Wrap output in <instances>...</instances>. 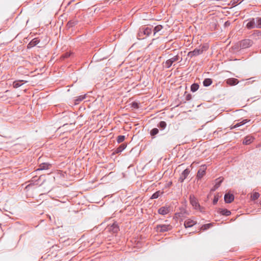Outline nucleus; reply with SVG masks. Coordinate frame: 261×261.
Masks as SVG:
<instances>
[{
	"label": "nucleus",
	"instance_id": "obj_38",
	"mask_svg": "<svg viewBox=\"0 0 261 261\" xmlns=\"http://www.w3.org/2000/svg\"><path fill=\"white\" fill-rule=\"evenodd\" d=\"M218 201V197L215 196L214 200H213V204H216Z\"/></svg>",
	"mask_w": 261,
	"mask_h": 261
},
{
	"label": "nucleus",
	"instance_id": "obj_35",
	"mask_svg": "<svg viewBox=\"0 0 261 261\" xmlns=\"http://www.w3.org/2000/svg\"><path fill=\"white\" fill-rule=\"evenodd\" d=\"M159 133V130L156 128H153L150 132V135L151 136H155Z\"/></svg>",
	"mask_w": 261,
	"mask_h": 261
},
{
	"label": "nucleus",
	"instance_id": "obj_27",
	"mask_svg": "<svg viewBox=\"0 0 261 261\" xmlns=\"http://www.w3.org/2000/svg\"><path fill=\"white\" fill-rule=\"evenodd\" d=\"M71 54L72 53L70 52H66L61 56V59L65 60V59H67L71 56Z\"/></svg>",
	"mask_w": 261,
	"mask_h": 261
},
{
	"label": "nucleus",
	"instance_id": "obj_42",
	"mask_svg": "<svg viewBox=\"0 0 261 261\" xmlns=\"http://www.w3.org/2000/svg\"><path fill=\"white\" fill-rule=\"evenodd\" d=\"M260 53H261V49H260Z\"/></svg>",
	"mask_w": 261,
	"mask_h": 261
},
{
	"label": "nucleus",
	"instance_id": "obj_1",
	"mask_svg": "<svg viewBox=\"0 0 261 261\" xmlns=\"http://www.w3.org/2000/svg\"><path fill=\"white\" fill-rule=\"evenodd\" d=\"M209 48V46L207 43H204L200 46L199 48L194 49L193 51H189L188 54V56L190 58H193L195 56H197L202 54L204 51H206Z\"/></svg>",
	"mask_w": 261,
	"mask_h": 261
},
{
	"label": "nucleus",
	"instance_id": "obj_11",
	"mask_svg": "<svg viewBox=\"0 0 261 261\" xmlns=\"http://www.w3.org/2000/svg\"><path fill=\"white\" fill-rule=\"evenodd\" d=\"M170 212V207L169 206H162L158 210V213L160 215H165Z\"/></svg>",
	"mask_w": 261,
	"mask_h": 261
},
{
	"label": "nucleus",
	"instance_id": "obj_39",
	"mask_svg": "<svg viewBox=\"0 0 261 261\" xmlns=\"http://www.w3.org/2000/svg\"><path fill=\"white\" fill-rule=\"evenodd\" d=\"M186 100H189L191 99V95L190 94H188L187 96H186Z\"/></svg>",
	"mask_w": 261,
	"mask_h": 261
},
{
	"label": "nucleus",
	"instance_id": "obj_28",
	"mask_svg": "<svg viewBox=\"0 0 261 261\" xmlns=\"http://www.w3.org/2000/svg\"><path fill=\"white\" fill-rule=\"evenodd\" d=\"M163 29V26L161 25H158L154 27L153 29L154 35H155L156 33L160 31Z\"/></svg>",
	"mask_w": 261,
	"mask_h": 261
},
{
	"label": "nucleus",
	"instance_id": "obj_41",
	"mask_svg": "<svg viewBox=\"0 0 261 261\" xmlns=\"http://www.w3.org/2000/svg\"><path fill=\"white\" fill-rule=\"evenodd\" d=\"M256 33L258 36L261 35V31H256Z\"/></svg>",
	"mask_w": 261,
	"mask_h": 261
},
{
	"label": "nucleus",
	"instance_id": "obj_30",
	"mask_svg": "<svg viewBox=\"0 0 261 261\" xmlns=\"http://www.w3.org/2000/svg\"><path fill=\"white\" fill-rule=\"evenodd\" d=\"M259 197V194L258 192L253 193L251 196V198L252 200H255Z\"/></svg>",
	"mask_w": 261,
	"mask_h": 261
},
{
	"label": "nucleus",
	"instance_id": "obj_17",
	"mask_svg": "<svg viewBox=\"0 0 261 261\" xmlns=\"http://www.w3.org/2000/svg\"><path fill=\"white\" fill-rule=\"evenodd\" d=\"M51 166V165L46 163H43L42 164H40L39 165V168L37 170H45L48 169L49 168V167Z\"/></svg>",
	"mask_w": 261,
	"mask_h": 261
},
{
	"label": "nucleus",
	"instance_id": "obj_5",
	"mask_svg": "<svg viewBox=\"0 0 261 261\" xmlns=\"http://www.w3.org/2000/svg\"><path fill=\"white\" fill-rule=\"evenodd\" d=\"M179 59V57L178 55H176L174 56L173 57L171 58V59L167 60L166 62L165 63L164 66L166 68H169L172 65V64L177 61Z\"/></svg>",
	"mask_w": 261,
	"mask_h": 261
},
{
	"label": "nucleus",
	"instance_id": "obj_12",
	"mask_svg": "<svg viewBox=\"0 0 261 261\" xmlns=\"http://www.w3.org/2000/svg\"><path fill=\"white\" fill-rule=\"evenodd\" d=\"M234 200V196L232 194L226 193L224 195V201L227 203H230Z\"/></svg>",
	"mask_w": 261,
	"mask_h": 261
},
{
	"label": "nucleus",
	"instance_id": "obj_10",
	"mask_svg": "<svg viewBox=\"0 0 261 261\" xmlns=\"http://www.w3.org/2000/svg\"><path fill=\"white\" fill-rule=\"evenodd\" d=\"M196 224V221L192 219H188L185 221L184 226L185 228L191 227Z\"/></svg>",
	"mask_w": 261,
	"mask_h": 261
},
{
	"label": "nucleus",
	"instance_id": "obj_14",
	"mask_svg": "<svg viewBox=\"0 0 261 261\" xmlns=\"http://www.w3.org/2000/svg\"><path fill=\"white\" fill-rule=\"evenodd\" d=\"M226 83L229 86H234L239 83V81L235 78H229L226 80Z\"/></svg>",
	"mask_w": 261,
	"mask_h": 261
},
{
	"label": "nucleus",
	"instance_id": "obj_6",
	"mask_svg": "<svg viewBox=\"0 0 261 261\" xmlns=\"http://www.w3.org/2000/svg\"><path fill=\"white\" fill-rule=\"evenodd\" d=\"M253 44V41L250 39H244L241 41L240 47L242 48H246L250 47Z\"/></svg>",
	"mask_w": 261,
	"mask_h": 261
},
{
	"label": "nucleus",
	"instance_id": "obj_9",
	"mask_svg": "<svg viewBox=\"0 0 261 261\" xmlns=\"http://www.w3.org/2000/svg\"><path fill=\"white\" fill-rule=\"evenodd\" d=\"M190 170L188 168L186 169L180 174V177L178 179V181L180 182H183L184 180L187 177L190 173Z\"/></svg>",
	"mask_w": 261,
	"mask_h": 261
},
{
	"label": "nucleus",
	"instance_id": "obj_26",
	"mask_svg": "<svg viewBox=\"0 0 261 261\" xmlns=\"http://www.w3.org/2000/svg\"><path fill=\"white\" fill-rule=\"evenodd\" d=\"M199 88V85L197 84L194 83L191 86V91L194 92L196 91Z\"/></svg>",
	"mask_w": 261,
	"mask_h": 261
},
{
	"label": "nucleus",
	"instance_id": "obj_8",
	"mask_svg": "<svg viewBox=\"0 0 261 261\" xmlns=\"http://www.w3.org/2000/svg\"><path fill=\"white\" fill-rule=\"evenodd\" d=\"M206 167L205 165H202L200 166L197 174V178L198 179L201 178L205 174Z\"/></svg>",
	"mask_w": 261,
	"mask_h": 261
},
{
	"label": "nucleus",
	"instance_id": "obj_15",
	"mask_svg": "<svg viewBox=\"0 0 261 261\" xmlns=\"http://www.w3.org/2000/svg\"><path fill=\"white\" fill-rule=\"evenodd\" d=\"M246 28L249 30L256 28V25L255 24V18H251L250 20L246 24Z\"/></svg>",
	"mask_w": 261,
	"mask_h": 261
},
{
	"label": "nucleus",
	"instance_id": "obj_33",
	"mask_svg": "<svg viewBox=\"0 0 261 261\" xmlns=\"http://www.w3.org/2000/svg\"><path fill=\"white\" fill-rule=\"evenodd\" d=\"M256 28H261V17L256 18Z\"/></svg>",
	"mask_w": 261,
	"mask_h": 261
},
{
	"label": "nucleus",
	"instance_id": "obj_31",
	"mask_svg": "<svg viewBox=\"0 0 261 261\" xmlns=\"http://www.w3.org/2000/svg\"><path fill=\"white\" fill-rule=\"evenodd\" d=\"M212 226V223L206 224L203 225L201 226V229L202 230H205L209 229Z\"/></svg>",
	"mask_w": 261,
	"mask_h": 261
},
{
	"label": "nucleus",
	"instance_id": "obj_21",
	"mask_svg": "<svg viewBox=\"0 0 261 261\" xmlns=\"http://www.w3.org/2000/svg\"><path fill=\"white\" fill-rule=\"evenodd\" d=\"M86 96L85 95H80L79 96H77L74 99V104L75 105H78L80 103L81 101L83 100L85 98Z\"/></svg>",
	"mask_w": 261,
	"mask_h": 261
},
{
	"label": "nucleus",
	"instance_id": "obj_40",
	"mask_svg": "<svg viewBox=\"0 0 261 261\" xmlns=\"http://www.w3.org/2000/svg\"><path fill=\"white\" fill-rule=\"evenodd\" d=\"M230 22H229L228 21H227L226 22H225V26L227 27V26H229L230 25Z\"/></svg>",
	"mask_w": 261,
	"mask_h": 261
},
{
	"label": "nucleus",
	"instance_id": "obj_4",
	"mask_svg": "<svg viewBox=\"0 0 261 261\" xmlns=\"http://www.w3.org/2000/svg\"><path fill=\"white\" fill-rule=\"evenodd\" d=\"M156 230L160 232H164L170 230L172 228L170 224H160L156 227Z\"/></svg>",
	"mask_w": 261,
	"mask_h": 261
},
{
	"label": "nucleus",
	"instance_id": "obj_3",
	"mask_svg": "<svg viewBox=\"0 0 261 261\" xmlns=\"http://www.w3.org/2000/svg\"><path fill=\"white\" fill-rule=\"evenodd\" d=\"M190 202L193 208L200 212L202 211V208L200 206L197 198L194 195H190Z\"/></svg>",
	"mask_w": 261,
	"mask_h": 261
},
{
	"label": "nucleus",
	"instance_id": "obj_2",
	"mask_svg": "<svg viewBox=\"0 0 261 261\" xmlns=\"http://www.w3.org/2000/svg\"><path fill=\"white\" fill-rule=\"evenodd\" d=\"M152 32L151 28L146 25L141 27L138 33V38L139 39H142L149 36Z\"/></svg>",
	"mask_w": 261,
	"mask_h": 261
},
{
	"label": "nucleus",
	"instance_id": "obj_37",
	"mask_svg": "<svg viewBox=\"0 0 261 261\" xmlns=\"http://www.w3.org/2000/svg\"><path fill=\"white\" fill-rule=\"evenodd\" d=\"M132 107L134 108H136V109H138L139 108V106H138V103L136 102H134L132 104Z\"/></svg>",
	"mask_w": 261,
	"mask_h": 261
},
{
	"label": "nucleus",
	"instance_id": "obj_20",
	"mask_svg": "<svg viewBox=\"0 0 261 261\" xmlns=\"http://www.w3.org/2000/svg\"><path fill=\"white\" fill-rule=\"evenodd\" d=\"M39 40L37 38L33 39L28 45V47L30 48L38 44Z\"/></svg>",
	"mask_w": 261,
	"mask_h": 261
},
{
	"label": "nucleus",
	"instance_id": "obj_24",
	"mask_svg": "<svg viewBox=\"0 0 261 261\" xmlns=\"http://www.w3.org/2000/svg\"><path fill=\"white\" fill-rule=\"evenodd\" d=\"M39 178H38V179H36L35 177H33V179L31 181V184L28 185L27 187H30V186H31L32 185H36V186H40L41 184H39L38 182V181L39 180Z\"/></svg>",
	"mask_w": 261,
	"mask_h": 261
},
{
	"label": "nucleus",
	"instance_id": "obj_25",
	"mask_svg": "<svg viewBox=\"0 0 261 261\" xmlns=\"http://www.w3.org/2000/svg\"><path fill=\"white\" fill-rule=\"evenodd\" d=\"M163 194V192L160 191H156L154 193H153L151 197V199H156L158 198L159 196H160Z\"/></svg>",
	"mask_w": 261,
	"mask_h": 261
},
{
	"label": "nucleus",
	"instance_id": "obj_7",
	"mask_svg": "<svg viewBox=\"0 0 261 261\" xmlns=\"http://www.w3.org/2000/svg\"><path fill=\"white\" fill-rule=\"evenodd\" d=\"M107 229L110 232L113 233H117L119 230L118 225L116 222L113 223L111 225H109Z\"/></svg>",
	"mask_w": 261,
	"mask_h": 261
},
{
	"label": "nucleus",
	"instance_id": "obj_16",
	"mask_svg": "<svg viewBox=\"0 0 261 261\" xmlns=\"http://www.w3.org/2000/svg\"><path fill=\"white\" fill-rule=\"evenodd\" d=\"M250 121V120L244 119L242 121H241L240 122H238L235 125H234L233 126H231V127H230V129H232L237 128L238 127H239V126H240L241 125H243L246 124L247 122H249Z\"/></svg>",
	"mask_w": 261,
	"mask_h": 261
},
{
	"label": "nucleus",
	"instance_id": "obj_18",
	"mask_svg": "<svg viewBox=\"0 0 261 261\" xmlns=\"http://www.w3.org/2000/svg\"><path fill=\"white\" fill-rule=\"evenodd\" d=\"M219 213L221 215L225 216H228L231 214L230 211L225 208H220L219 210Z\"/></svg>",
	"mask_w": 261,
	"mask_h": 261
},
{
	"label": "nucleus",
	"instance_id": "obj_29",
	"mask_svg": "<svg viewBox=\"0 0 261 261\" xmlns=\"http://www.w3.org/2000/svg\"><path fill=\"white\" fill-rule=\"evenodd\" d=\"M167 124L165 121H162L160 122L159 124L158 125V127L161 128L162 129H164L166 127Z\"/></svg>",
	"mask_w": 261,
	"mask_h": 261
},
{
	"label": "nucleus",
	"instance_id": "obj_36",
	"mask_svg": "<svg viewBox=\"0 0 261 261\" xmlns=\"http://www.w3.org/2000/svg\"><path fill=\"white\" fill-rule=\"evenodd\" d=\"M222 180H221V179L219 180L218 181H217L216 182V185H215V188L216 189L218 188L220 186V185L221 183L222 182Z\"/></svg>",
	"mask_w": 261,
	"mask_h": 261
},
{
	"label": "nucleus",
	"instance_id": "obj_19",
	"mask_svg": "<svg viewBox=\"0 0 261 261\" xmlns=\"http://www.w3.org/2000/svg\"><path fill=\"white\" fill-rule=\"evenodd\" d=\"M126 147V144H122L115 150L114 153H119L121 152Z\"/></svg>",
	"mask_w": 261,
	"mask_h": 261
},
{
	"label": "nucleus",
	"instance_id": "obj_32",
	"mask_svg": "<svg viewBox=\"0 0 261 261\" xmlns=\"http://www.w3.org/2000/svg\"><path fill=\"white\" fill-rule=\"evenodd\" d=\"M77 23V22L75 20H70L67 23V26L69 28L72 27L73 26L76 25Z\"/></svg>",
	"mask_w": 261,
	"mask_h": 261
},
{
	"label": "nucleus",
	"instance_id": "obj_34",
	"mask_svg": "<svg viewBox=\"0 0 261 261\" xmlns=\"http://www.w3.org/2000/svg\"><path fill=\"white\" fill-rule=\"evenodd\" d=\"M125 136L122 135L118 136L117 139V141L118 143L122 142L125 140Z\"/></svg>",
	"mask_w": 261,
	"mask_h": 261
},
{
	"label": "nucleus",
	"instance_id": "obj_23",
	"mask_svg": "<svg viewBox=\"0 0 261 261\" xmlns=\"http://www.w3.org/2000/svg\"><path fill=\"white\" fill-rule=\"evenodd\" d=\"M22 82H23V81H14L13 83V87L15 88H17L19 87L23 84Z\"/></svg>",
	"mask_w": 261,
	"mask_h": 261
},
{
	"label": "nucleus",
	"instance_id": "obj_22",
	"mask_svg": "<svg viewBox=\"0 0 261 261\" xmlns=\"http://www.w3.org/2000/svg\"><path fill=\"white\" fill-rule=\"evenodd\" d=\"M212 80L211 79H205L203 82V86L207 87L210 86L212 84Z\"/></svg>",
	"mask_w": 261,
	"mask_h": 261
},
{
	"label": "nucleus",
	"instance_id": "obj_13",
	"mask_svg": "<svg viewBox=\"0 0 261 261\" xmlns=\"http://www.w3.org/2000/svg\"><path fill=\"white\" fill-rule=\"evenodd\" d=\"M254 140V138L251 136H247L245 137L243 141V144L245 145L250 144Z\"/></svg>",
	"mask_w": 261,
	"mask_h": 261
}]
</instances>
